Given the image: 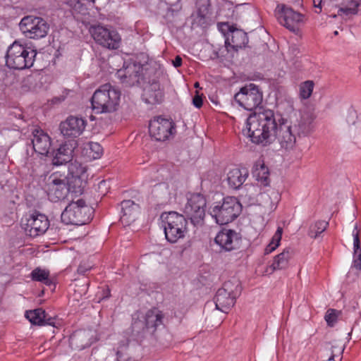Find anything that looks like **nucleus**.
I'll return each mask as SVG.
<instances>
[{
    "label": "nucleus",
    "mask_w": 361,
    "mask_h": 361,
    "mask_svg": "<svg viewBox=\"0 0 361 361\" xmlns=\"http://www.w3.org/2000/svg\"><path fill=\"white\" fill-rule=\"evenodd\" d=\"M31 140L35 152L42 155H48L51 148V138L41 129H35Z\"/></svg>",
    "instance_id": "17"
},
{
    "label": "nucleus",
    "mask_w": 361,
    "mask_h": 361,
    "mask_svg": "<svg viewBox=\"0 0 361 361\" xmlns=\"http://www.w3.org/2000/svg\"><path fill=\"white\" fill-rule=\"evenodd\" d=\"M361 0H343L338 11V16L343 18L350 19L358 14Z\"/></svg>",
    "instance_id": "25"
},
{
    "label": "nucleus",
    "mask_w": 361,
    "mask_h": 361,
    "mask_svg": "<svg viewBox=\"0 0 361 361\" xmlns=\"http://www.w3.org/2000/svg\"><path fill=\"white\" fill-rule=\"evenodd\" d=\"M164 317L162 312L157 308L151 309L146 312L143 319L151 337H156V331L164 325Z\"/></svg>",
    "instance_id": "19"
},
{
    "label": "nucleus",
    "mask_w": 361,
    "mask_h": 361,
    "mask_svg": "<svg viewBox=\"0 0 361 361\" xmlns=\"http://www.w3.org/2000/svg\"><path fill=\"white\" fill-rule=\"evenodd\" d=\"M262 92L258 86L250 83L240 88L234 96L235 101L247 111L257 110L247 118L243 132L255 144L267 146L278 139L282 148L293 149L292 121L274 111L259 106L262 102Z\"/></svg>",
    "instance_id": "1"
},
{
    "label": "nucleus",
    "mask_w": 361,
    "mask_h": 361,
    "mask_svg": "<svg viewBox=\"0 0 361 361\" xmlns=\"http://www.w3.org/2000/svg\"><path fill=\"white\" fill-rule=\"evenodd\" d=\"M202 98L197 93L192 99V104L197 108H200L202 106Z\"/></svg>",
    "instance_id": "45"
},
{
    "label": "nucleus",
    "mask_w": 361,
    "mask_h": 361,
    "mask_svg": "<svg viewBox=\"0 0 361 361\" xmlns=\"http://www.w3.org/2000/svg\"><path fill=\"white\" fill-rule=\"evenodd\" d=\"M37 52L18 42H14L6 55V64L9 68L23 70L33 66Z\"/></svg>",
    "instance_id": "3"
},
{
    "label": "nucleus",
    "mask_w": 361,
    "mask_h": 361,
    "mask_svg": "<svg viewBox=\"0 0 361 361\" xmlns=\"http://www.w3.org/2000/svg\"><path fill=\"white\" fill-rule=\"evenodd\" d=\"M142 72L141 63L130 60L124 62L123 68L117 71L116 75L122 84L130 87L139 82Z\"/></svg>",
    "instance_id": "13"
},
{
    "label": "nucleus",
    "mask_w": 361,
    "mask_h": 361,
    "mask_svg": "<svg viewBox=\"0 0 361 361\" xmlns=\"http://www.w3.org/2000/svg\"><path fill=\"white\" fill-rule=\"evenodd\" d=\"M195 86L197 87L198 86V83L197 82Z\"/></svg>",
    "instance_id": "58"
},
{
    "label": "nucleus",
    "mask_w": 361,
    "mask_h": 361,
    "mask_svg": "<svg viewBox=\"0 0 361 361\" xmlns=\"http://www.w3.org/2000/svg\"><path fill=\"white\" fill-rule=\"evenodd\" d=\"M85 126L86 121L82 118L71 116L61 123L60 130L64 137H77L82 133Z\"/></svg>",
    "instance_id": "16"
},
{
    "label": "nucleus",
    "mask_w": 361,
    "mask_h": 361,
    "mask_svg": "<svg viewBox=\"0 0 361 361\" xmlns=\"http://www.w3.org/2000/svg\"><path fill=\"white\" fill-rule=\"evenodd\" d=\"M143 99L147 104H155L162 102L164 94L158 82H152L145 89Z\"/></svg>",
    "instance_id": "24"
},
{
    "label": "nucleus",
    "mask_w": 361,
    "mask_h": 361,
    "mask_svg": "<svg viewBox=\"0 0 361 361\" xmlns=\"http://www.w3.org/2000/svg\"><path fill=\"white\" fill-rule=\"evenodd\" d=\"M90 156L93 159H97L100 157L102 154L103 148L97 142H90L89 143Z\"/></svg>",
    "instance_id": "41"
},
{
    "label": "nucleus",
    "mask_w": 361,
    "mask_h": 361,
    "mask_svg": "<svg viewBox=\"0 0 361 361\" xmlns=\"http://www.w3.org/2000/svg\"><path fill=\"white\" fill-rule=\"evenodd\" d=\"M306 20L307 18L304 13L295 11V23L302 25L305 23Z\"/></svg>",
    "instance_id": "44"
},
{
    "label": "nucleus",
    "mask_w": 361,
    "mask_h": 361,
    "mask_svg": "<svg viewBox=\"0 0 361 361\" xmlns=\"http://www.w3.org/2000/svg\"><path fill=\"white\" fill-rule=\"evenodd\" d=\"M341 314V311L329 309L326 312L324 316L325 321L327 324L330 326H334L335 324L337 322L338 318Z\"/></svg>",
    "instance_id": "39"
},
{
    "label": "nucleus",
    "mask_w": 361,
    "mask_h": 361,
    "mask_svg": "<svg viewBox=\"0 0 361 361\" xmlns=\"http://www.w3.org/2000/svg\"><path fill=\"white\" fill-rule=\"evenodd\" d=\"M322 361H335V360H333L332 359H330L329 357H327L326 360H322Z\"/></svg>",
    "instance_id": "54"
},
{
    "label": "nucleus",
    "mask_w": 361,
    "mask_h": 361,
    "mask_svg": "<svg viewBox=\"0 0 361 361\" xmlns=\"http://www.w3.org/2000/svg\"><path fill=\"white\" fill-rule=\"evenodd\" d=\"M282 233L283 228L281 227H278L270 243L267 245L266 248L264 249L265 255L270 254L279 247V245H280V241L281 240Z\"/></svg>",
    "instance_id": "37"
},
{
    "label": "nucleus",
    "mask_w": 361,
    "mask_h": 361,
    "mask_svg": "<svg viewBox=\"0 0 361 361\" xmlns=\"http://www.w3.org/2000/svg\"><path fill=\"white\" fill-rule=\"evenodd\" d=\"M19 27L26 37L33 39L45 37L49 30V25L45 20L33 16L23 18Z\"/></svg>",
    "instance_id": "9"
},
{
    "label": "nucleus",
    "mask_w": 361,
    "mask_h": 361,
    "mask_svg": "<svg viewBox=\"0 0 361 361\" xmlns=\"http://www.w3.org/2000/svg\"><path fill=\"white\" fill-rule=\"evenodd\" d=\"M240 236L238 233L231 229L223 228L214 238L215 243L221 250L229 252L236 250L240 244Z\"/></svg>",
    "instance_id": "15"
},
{
    "label": "nucleus",
    "mask_w": 361,
    "mask_h": 361,
    "mask_svg": "<svg viewBox=\"0 0 361 361\" xmlns=\"http://www.w3.org/2000/svg\"><path fill=\"white\" fill-rule=\"evenodd\" d=\"M89 1L94 3L95 0H89Z\"/></svg>",
    "instance_id": "56"
},
{
    "label": "nucleus",
    "mask_w": 361,
    "mask_h": 361,
    "mask_svg": "<svg viewBox=\"0 0 361 361\" xmlns=\"http://www.w3.org/2000/svg\"><path fill=\"white\" fill-rule=\"evenodd\" d=\"M106 186H107V184H106V180L100 181L99 185H98L99 190H102L103 188L106 189Z\"/></svg>",
    "instance_id": "51"
},
{
    "label": "nucleus",
    "mask_w": 361,
    "mask_h": 361,
    "mask_svg": "<svg viewBox=\"0 0 361 361\" xmlns=\"http://www.w3.org/2000/svg\"><path fill=\"white\" fill-rule=\"evenodd\" d=\"M176 125L169 119L161 116L154 118L149 124V132L157 141H165L176 133Z\"/></svg>",
    "instance_id": "11"
},
{
    "label": "nucleus",
    "mask_w": 361,
    "mask_h": 361,
    "mask_svg": "<svg viewBox=\"0 0 361 361\" xmlns=\"http://www.w3.org/2000/svg\"><path fill=\"white\" fill-rule=\"evenodd\" d=\"M247 42V33L242 30L237 29L235 27L233 30H231V38L228 37L226 40V44L236 51L245 47Z\"/></svg>",
    "instance_id": "26"
},
{
    "label": "nucleus",
    "mask_w": 361,
    "mask_h": 361,
    "mask_svg": "<svg viewBox=\"0 0 361 361\" xmlns=\"http://www.w3.org/2000/svg\"><path fill=\"white\" fill-rule=\"evenodd\" d=\"M218 27L219 30L226 35L228 32L231 33V30H233L235 26L233 25H231L228 23H218Z\"/></svg>",
    "instance_id": "43"
},
{
    "label": "nucleus",
    "mask_w": 361,
    "mask_h": 361,
    "mask_svg": "<svg viewBox=\"0 0 361 361\" xmlns=\"http://www.w3.org/2000/svg\"><path fill=\"white\" fill-rule=\"evenodd\" d=\"M93 209L82 199L72 201L61 213V221L66 224L84 225L92 219Z\"/></svg>",
    "instance_id": "5"
},
{
    "label": "nucleus",
    "mask_w": 361,
    "mask_h": 361,
    "mask_svg": "<svg viewBox=\"0 0 361 361\" xmlns=\"http://www.w3.org/2000/svg\"><path fill=\"white\" fill-rule=\"evenodd\" d=\"M290 258V255L288 250H283L281 253L275 257L270 269L271 272L276 269H285L288 264V260Z\"/></svg>",
    "instance_id": "34"
},
{
    "label": "nucleus",
    "mask_w": 361,
    "mask_h": 361,
    "mask_svg": "<svg viewBox=\"0 0 361 361\" xmlns=\"http://www.w3.org/2000/svg\"><path fill=\"white\" fill-rule=\"evenodd\" d=\"M353 263L356 269H361V253L354 259Z\"/></svg>",
    "instance_id": "48"
},
{
    "label": "nucleus",
    "mask_w": 361,
    "mask_h": 361,
    "mask_svg": "<svg viewBox=\"0 0 361 361\" xmlns=\"http://www.w3.org/2000/svg\"><path fill=\"white\" fill-rule=\"evenodd\" d=\"M43 326L44 325H50L54 326V319L51 317H47V314L45 313L44 319H43Z\"/></svg>",
    "instance_id": "46"
},
{
    "label": "nucleus",
    "mask_w": 361,
    "mask_h": 361,
    "mask_svg": "<svg viewBox=\"0 0 361 361\" xmlns=\"http://www.w3.org/2000/svg\"><path fill=\"white\" fill-rule=\"evenodd\" d=\"M313 3L314 7L321 9L322 0H313Z\"/></svg>",
    "instance_id": "52"
},
{
    "label": "nucleus",
    "mask_w": 361,
    "mask_h": 361,
    "mask_svg": "<svg viewBox=\"0 0 361 361\" xmlns=\"http://www.w3.org/2000/svg\"><path fill=\"white\" fill-rule=\"evenodd\" d=\"M206 204L205 197L200 193L192 194L188 198L183 212L196 227L204 224Z\"/></svg>",
    "instance_id": "8"
},
{
    "label": "nucleus",
    "mask_w": 361,
    "mask_h": 361,
    "mask_svg": "<svg viewBox=\"0 0 361 361\" xmlns=\"http://www.w3.org/2000/svg\"><path fill=\"white\" fill-rule=\"evenodd\" d=\"M91 331H76L70 337L71 346L75 350H82L89 347L93 343Z\"/></svg>",
    "instance_id": "21"
},
{
    "label": "nucleus",
    "mask_w": 361,
    "mask_h": 361,
    "mask_svg": "<svg viewBox=\"0 0 361 361\" xmlns=\"http://www.w3.org/2000/svg\"><path fill=\"white\" fill-rule=\"evenodd\" d=\"M241 293V286L238 280L228 281L219 288L214 298L216 308L223 312H227Z\"/></svg>",
    "instance_id": "7"
},
{
    "label": "nucleus",
    "mask_w": 361,
    "mask_h": 361,
    "mask_svg": "<svg viewBox=\"0 0 361 361\" xmlns=\"http://www.w3.org/2000/svg\"><path fill=\"white\" fill-rule=\"evenodd\" d=\"M338 34V31H335V32H334V35H337Z\"/></svg>",
    "instance_id": "55"
},
{
    "label": "nucleus",
    "mask_w": 361,
    "mask_h": 361,
    "mask_svg": "<svg viewBox=\"0 0 361 361\" xmlns=\"http://www.w3.org/2000/svg\"><path fill=\"white\" fill-rule=\"evenodd\" d=\"M166 239L170 243H176L183 238L187 232V220L185 216L176 212L161 215Z\"/></svg>",
    "instance_id": "6"
},
{
    "label": "nucleus",
    "mask_w": 361,
    "mask_h": 361,
    "mask_svg": "<svg viewBox=\"0 0 361 361\" xmlns=\"http://www.w3.org/2000/svg\"><path fill=\"white\" fill-rule=\"evenodd\" d=\"M117 361H134L130 355L127 344L121 345L117 352Z\"/></svg>",
    "instance_id": "40"
},
{
    "label": "nucleus",
    "mask_w": 361,
    "mask_h": 361,
    "mask_svg": "<svg viewBox=\"0 0 361 361\" xmlns=\"http://www.w3.org/2000/svg\"><path fill=\"white\" fill-rule=\"evenodd\" d=\"M121 92L109 83L100 86L93 94L91 103L97 114L112 113L119 104Z\"/></svg>",
    "instance_id": "2"
},
{
    "label": "nucleus",
    "mask_w": 361,
    "mask_h": 361,
    "mask_svg": "<svg viewBox=\"0 0 361 361\" xmlns=\"http://www.w3.org/2000/svg\"><path fill=\"white\" fill-rule=\"evenodd\" d=\"M314 88V82L312 80H306L299 84L298 97L301 101H305L310 98Z\"/></svg>",
    "instance_id": "32"
},
{
    "label": "nucleus",
    "mask_w": 361,
    "mask_h": 361,
    "mask_svg": "<svg viewBox=\"0 0 361 361\" xmlns=\"http://www.w3.org/2000/svg\"><path fill=\"white\" fill-rule=\"evenodd\" d=\"M75 145V140L61 145L54 152L52 164L55 166H60L70 162L73 159V153Z\"/></svg>",
    "instance_id": "18"
},
{
    "label": "nucleus",
    "mask_w": 361,
    "mask_h": 361,
    "mask_svg": "<svg viewBox=\"0 0 361 361\" xmlns=\"http://www.w3.org/2000/svg\"><path fill=\"white\" fill-rule=\"evenodd\" d=\"M242 206L236 198L227 197L222 202H216L209 208V214L220 225L227 224L237 218Z\"/></svg>",
    "instance_id": "4"
},
{
    "label": "nucleus",
    "mask_w": 361,
    "mask_h": 361,
    "mask_svg": "<svg viewBox=\"0 0 361 361\" xmlns=\"http://www.w3.org/2000/svg\"><path fill=\"white\" fill-rule=\"evenodd\" d=\"M248 176L246 169L234 168L231 169L227 174V182L230 188L238 189L245 182Z\"/></svg>",
    "instance_id": "27"
},
{
    "label": "nucleus",
    "mask_w": 361,
    "mask_h": 361,
    "mask_svg": "<svg viewBox=\"0 0 361 361\" xmlns=\"http://www.w3.org/2000/svg\"><path fill=\"white\" fill-rule=\"evenodd\" d=\"M329 223L323 220H317L309 222L305 227L307 229V235L311 239H319L326 231Z\"/></svg>",
    "instance_id": "29"
},
{
    "label": "nucleus",
    "mask_w": 361,
    "mask_h": 361,
    "mask_svg": "<svg viewBox=\"0 0 361 361\" xmlns=\"http://www.w3.org/2000/svg\"><path fill=\"white\" fill-rule=\"evenodd\" d=\"M66 2L68 5L73 8H76L77 6L80 4L79 0H66Z\"/></svg>",
    "instance_id": "49"
},
{
    "label": "nucleus",
    "mask_w": 361,
    "mask_h": 361,
    "mask_svg": "<svg viewBox=\"0 0 361 361\" xmlns=\"http://www.w3.org/2000/svg\"><path fill=\"white\" fill-rule=\"evenodd\" d=\"M294 33H295V35H298L300 37H302V32L299 28L297 30L295 29Z\"/></svg>",
    "instance_id": "53"
},
{
    "label": "nucleus",
    "mask_w": 361,
    "mask_h": 361,
    "mask_svg": "<svg viewBox=\"0 0 361 361\" xmlns=\"http://www.w3.org/2000/svg\"><path fill=\"white\" fill-rule=\"evenodd\" d=\"M32 279L36 281H40L47 286L52 283L51 280L49 279V272L40 268L35 269L31 273Z\"/></svg>",
    "instance_id": "36"
},
{
    "label": "nucleus",
    "mask_w": 361,
    "mask_h": 361,
    "mask_svg": "<svg viewBox=\"0 0 361 361\" xmlns=\"http://www.w3.org/2000/svg\"><path fill=\"white\" fill-rule=\"evenodd\" d=\"M22 221L21 225L27 235L37 237L44 234L49 226L48 218L42 214L34 213Z\"/></svg>",
    "instance_id": "14"
},
{
    "label": "nucleus",
    "mask_w": 361,
    "mask_h": 361,
    "mask_svg": "<svg viewBox=\"0 0 361 361\" xmlns=\"http://www.w3.org/2000/svg\"><path fill=\"white\" fill-rule=\"evenodd\" d=\"M300 0H295V2H298L299 3Z\"/></svg>",
    "instance_id": "57"
},
{
    "label": "nucleus",
    "mask_w": 361,
    "mask_h": 361,
    "mask_svg": "<svg viewBox=\"0 0 361 361\" xmlns=\"http://www.w3.org/2000/svg\"><path fill=\"white\" fill-rule=\"evenodd\" d=\"M45 311L42 308H37L33 310L25 312V317L32 324L39 326H43V319H44Z\"/></svg>",
    "instance_id": "35"
},
{
    "label": "nucleus",
    "mask_w": 361,
    "mask_h": 361,
    "mask_svg": "<svg viewBox=\"0 0 361 361\" xmlns=\"http://www.w3.org/2000/svg\"><path fill=\"white\" fill-rule=\"evenodd\" d=\"M252 175L258 181L267 185L268 180L269 170L262 160L255 162L252 169Z\"/></svg>",
    "instance_id": "31"
},
{
    "label": "nucleus",
    "mask_w": 361,
    "mask_h": 361,
    "mask_svg": "<svg viewBox=\"0 0 361 361\" xmlns=\"http://www.w3.org/2000/svg\"><path fill=\"white\" fill-rule=\"evenodd\" d=\"M198 16L204 18L209 13L210 7L209 0H197L196 2Z\"/></svg>",
    "instance_id": "38"
},
{
    "label": "nucleus",
    "mask_w": 361,
    "mask_h": 361,
    "mask_svg": "<svg viewBox=\"0 0 361 361\" xmlns=\"http://www.w3.org/2000/svg\"><path fill=\"white\" fill-rule=\"evenodd\" d=\"M67 176L60 172L51 173L46 180L45 190L51 202L65 199L68 193Z\"/></svg>",
    "instance_id": "10"
},
{
    "label": "nucleus",
    "mask_w": 361,
    "mask_h": 361,
    "mask_svg": "<svg viewBox=\"0 0 361 361\" xmlns=\"http://www.w3.org/2000/svg\"><path fill=\"white\" fill-rule=\"evenodd\" d=\"M353 237V250L355 254L360 249V239H359V231L357 230V224H355L354 226L353 231L352 232Z\"/></svg>",
    "instance_id": "42"
},
{
    "label": "nucleus",
    "mask_w": 361,
    "mask_h": 361,
    "mask_svg": "<svg viewBox=\"0 0 361 361\" xmlns=\"http://www.w3.org/2000/svg\"><path fill=\"white\" fill-rule=\"evenodd\" d=\"M275 15L279 23L290 31H293V10L285 4H279Z\"/></svg>",
    "instance_id": "23"
},
{
    "label": "nucleus",
    "mask_w": 361,
    "mask_h": 361,
    "mask_svg": "<svg viewBox=\"0 0 361 361\" xmlns=\"http://www.w3.org/2000/svg\"><path fill=\"white\" fill-rule=\"evenodd\" d=\"M90 269V267H86L85 266L80 264L78 268V272L80 274H85L87 271Z\"/></svg>",
    "instance_id": "50"
},
{
    "label": "nucleus",
    "mask_w": 361,
    "mask_h": 361,
    "mask_svg": "<svg viewBox=\"0 0 361 361\" xmlns=\"http://www.w3.org/2000/svg\"><path fill=\"white\" fill-rule=\"evenodd\" d=\"M90 32L95 42L109 49H117L120 47L121 37L115 30H110L103 26H93Z\"/></svg>",
    "instance_id": "12"
},
{
    "label": "nucleus",
    "mask_w": 361,
    "mask_h": 361,
    "mask_svg": "<svg viewBox=\"0 0 361 361\" xmlns=\"http://www.w3.org/2000/svg\"><path fill=\"white\" fill-rule=\"evenodd\" d=\"M73 166L68 169V173L67 176L68 186V192H73L75 194H82L85 185V182L82 180L80 176L76 173L75 174L73 171Z\"/></svg>",
    "instance_id": "28"
},
{
    "label": "nucleus",
    "mask_w": 361,
    "mask_h": 361,
    "mask_svg": "<svg viewBox=\"0 0 361 361\" xmlns=\"http://www.w3.org/2000/svg\"><path fill=\"white\" fill-rule=\"evenodd\" d=\"M344 350V345L340 342H336L331 345H327L324 352V357H329L335 360L336 357H339L341 360V355Z\"/></svg>",
    "instance_id": "33"
},
{
    "label": "nucleus",
    "mask_w": 361,
    "mask_h": 361,
    "mask_svg": "<svg viewBox=\"0 0 361 361\" xmlns=\"http://www.w3.org/2000/svg\"><path fill=\"white\" fill-rule=\"evenodd\" d=\"M172 63L175 68H178L182 65V58L180 56H176L172 61Z\"/></svg>",
    "instance_id": "47"
},
{
    "label": "nucleus",
    "mask_w": 361,
    "mask_h": 361,
    "mask_svg": "<svg viewBox=\"0 0 361 361\" xmlns=\"http://www.w3.org/2000/svg\"><path fill=\"white\" fill-rule=\"evenodd\" d=\"M122 215L121 221L125 225H129L135 221L139 212L140 207L133 200H123L121 203Z\"/></svg>",
    "instance_id": "22"
},
{
    "label": "nucleus",
    "mask_w": 361,
    "mask_h": 361,
    "mask_svg": "<svg viewBox=\"0 0 361 361\" xmlns=\"http://www.w3.org/2000/svg\"><path fill=\"white\" fill-rule=\"evenodd\" d=\"M132 336L137 340H142L151 337L149 332L147 329L145 322L142 319H134L131 325Z\"/></svg>",
    "instance_id": "30"
},
{
    "label": "nucleus",
    "mask_w": 361,
    "mask_h": 361,
    "mask_svg": "<svg viewBox=\"0 0 361 361\" xmlns=\"http://www.w3.org/2000/svg\"><path fill=\"white\" fill-rule=\"evenodd\" d=\"M316 117L314 111L311 109L300 112L298 129L299 136H306L314 131L313 122Z\"/></svg>",
    "instance_id": "20"
}]
</instances>
